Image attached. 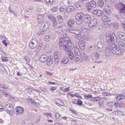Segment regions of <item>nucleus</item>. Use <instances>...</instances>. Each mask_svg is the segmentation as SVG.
I'll list each match as a JSON object with an SVG mask.
<instances>
[{"label":"nucleus","mask_w":125,"mask_h":125,"mask_svg":"<svg viewBox=\"0 0 125 125\" xmlns=\"http://www.w3.org/2000/svg\"><path fill=\"white\" fill-rule=\"evenodd\" d=\"M115 6L117 9H119V12L120 13L122 17L125 16V4L119 2L116 4Z\"/></svg>","instance_id":"1"},{"label":"nucleus","mask_w":125,"mask_h":125,"mask_svg":"<svg viewBox=\"0 0 125 125\" xmlns=\"http://www.w3.org/2000/svg\"><path fill=\"white\" fill-rule=\"evenodd\" d=\"M106 38L107 42L108 44H115L114 43L117 41L116 37L114 33H113L111 36L106 37Z\"/></svg>","instance_id":"2"},{"label":"nucleus","mask_w":125,"mask_h":125,"mask_svg":"<svg viewBox=\"0 0 125 125\" xmlns=\"http://www.w3.org/2000/svg\"><path fill=\"white\" fill-rule=\"evenodd\" d=\"M63 47L64 50H65L69 58L71 60L73 59L74 58V54L71 50L68 47L67 48L66 46H64Z\"/></svg>","instance_id":"3"},{"label":"nucleus","mask_w":125,"mask_h":125,"mask_svg":"<svg viewBox=\"0 0 125 125\" xmlns=\"http://www.w3.org/2000/svg\"><path fill=\"white\" fill-rule=\"evenodd\" d=\"M112 47L113 48L112 50V52L113 53L117 55H121L122 53L121 50L117 48L115 44V45H113Z\"/></svg>","instance_id":"4"},{"label":"nucleus","mask_w":125,"mask_h":125,"mask_svg":"<svg viewBox=\"0 0 125 125\" xmlns=\"http://www.w3.org/2000/svg\"><path fill=\"white\" fill-rule=\"evenodd\" d=\"M38 44L37 40L35 39H32L29 44V46L31 49H34L37 46Z\"/></svg>","instance_id":"5"},{"label":"nucleus","mask_w":125,"mask_h":125,"mask_svg":"<svg viewBox=\"0 0 125 125\" xmlns=\"http://www.w3.org/2000/svg\"><path fill=\"white\" fill-rule=\"evenodd\" d=\"M41 24L40 27L41 28H42L45 30L48 29L50 26V23L49 22L43 21Z\"/></svg>","instance_id":"6"},{"label":"nucleus","mask_w":125,"mask_h":125,"mask_svg":"<svg viewBox=\"0 0 125 125\" xmlns=\"http://www.w3.org/2000/svg\"><path fill=\"white\" fill-rule=\"evenodd\" d=\"M49 18L53 22V27H56L57 25V23L56 19L52 14H50L48 16Z\"/></svg>","instance_id":"7"},{"label":"nucleus","mask_w":125,"mask_h":125,"mask_svg":"<svg viewBox=\"0 0 125 125\" xmlns=\"http://www.w3.org/2000/svg\"><path fill=\"white\" fill-rule=\"evenodd\" d=\"M65 42V39L62 38H61L59 40V46L60 50H64L63 47L64 46H66L67 48L68 47L66 45H64L62 47V45Z\"/></svg>","instance_id":"8"},{"label":"nucleus","mask_w":125,"mask_h":125,"mask_svg":"<svg viewBox=\"0 0 125 125\" xmlns=\"http://www.w3.org/2000/svg\"><path fill=\"white\" fill-rule=\"evenodd\" d=\"M102 10L103 13H104V14L107 15L109 14L110 13V8L108 6H105L103 8Z\"/></svg>","instance_id":"9"},{"label":"nucleus","mask_w":125,"mask_h":125,"mask_svg":"<svg viewBox=\"0 0 125 125\" xmlns=\"http://www.w3.org/2000/svg\"><path fill=\"white\" fill-rule=\"evenodd\" d=\"M85 44V43L83 41L81 40H79L78 42V45L82 50L83 51L84 50Z\"/></svg>","instance_id":"10"},{"label":"nucleus","mask_w":125,"mask_h":125,"mask_svg":"<svg viewBox=\"0 0 125 125\" xmlns=\"http://www.w3.org/2000/svg\"><path fill=\"white\" fill-rule=\"evenodd\" d=\"M97 23V21L96 19H93L90 21L89 24V26L92 28L96 26Z\"/></svg>","instance_id":"11"},{"label":"nucleus","mask_w":125,"mask_h":125,"mask_svg":"<svg viewBox=\"0 0 125 125\" xmlns=\"http://www.w3.org/2000/svg\"><path fill=\"white\" fill-rule=\"evenodd\" d=\"M16 110V114L17 115H19L20 114H21L24 111L23 108L21 107H17L15 109Z\"/></svg>","instance_id":"12"},{"label":"nucleus","mask_w":125,"mask_h":125,"mask_svg":"<svg viewBox=\"0 0 125 125\" xmlns=\"http://www.w3.org/2000/svg\"><path fill=\"white\" fill-rule=\"evenodd\" d=\"M65 41L67 43L68 45L71 48H73V44L71 41L70 39L68 37H66L65 39Z\"/></svg>","instance_id":"13"},{"label":"nucleus","mask_w":125,"mask_h":125,"mask_svg":"<svg viewBox=\"0 0 125 125\" xmlns=\"http://www.w3.org/2000/svg\"><path fill=\"white\" fill-rule=\"evenodd\" d=\"M84 21L86 23H88L90 22L91 20L90 16L89 15H86L84 17Z\"/></svg>","instance_id":"14"},{"label":"nucleus","mask_w":125,"mask_h":125,"mask_svg":"<svg viewBox=\"0 0 125 125\" xmlns=\"http://www.w3.org/2000/svg\"><path fill=\"white\" fill-rule=\"evenodd\" d=\"M8 88V86H6L4 84L1 83L0 84V90L1 92L5 91Z\"/></svg>","instance_id":"15"},{"label":"nucleus","mask_w":125,"mask_h":125,"mask_svg":"<svg viewBox=\"0 0 125 125\" xmlns=\"http://www.w3.org/2000/svg\"><path fill=\"white\" fill-rule=\"evenodd\" d=\"M5 109L7 111H10L13 110V108L12 105L10 104H6L5 106Z\"/></svg>","instance_id":"16"},{"label":"nucleus","mask_w":125,"mask_h":125,"mask_svg":"<svg viewBox=\"0 0 125 125\" xmlns=\"http://www.w3.org/2000/svg\"><path fill=\"white\" fill-rule=\"evenodd\" d=\"M47 60L46 63L48 65H51L53 63V61L52 57L49 56Z\"/></svg>","instance_id":"17"},{"label":"nucleus","mask_w":125,"mask_h":125,"mask_svg":"<svg viewBox=\"0 0 125 125\" xmlns=\"http://www.w3.org/2000/svg\"><path fill=\"white\" fill-rule=\"evenodd\" d=\"M44 18V15L43 14L39 15L37 17L38 22L39 24L43 22V20Z\"/></svg>","instance_id":"18"},{"label":"nucleus","mask_w":125,"mask_h":125,"mask_svg":"<svg viewBox=\"0 0 125 125\" xmlns=\"http://www.w3.org/2000/svg\"><path fill=\"white\" fill-rule=\"evenodd\" d=\"M83 12H81L80 13H78L76 15L75 18L77 20L78 19H83Z\"/></svg>","instance_id":"19"},{"label":"nucleus","mask_w":125,"mask_h":125,"mask_svg":"<svg viewBox=\"0 0 125 125\" xmlns=\"http://www.w3.org/2000/svg\"><path fill=\"white\" fill-rule=\"evenodd\" d=\"M103 21L107 24L110 22V20L109 18L106 16H103L102 18Z\"/></svg>","instance_id":"20"},{"label":"nucleus","mask_w":125,"mask_h":125,"mask_svg":"<svg viewBox=\"0 0 125 125\" xmlns=\"http://www.w3.org/2000/svg\"><path fill=\"white\" fill-rule=\"evenodd\" d=\"M118 36L121 39L125 41V34L119 31L117 33Z\"/></svg>","instance_id":"21"},{"label":"nucleus","mask_w":125,"mask_h":125,"mask_svg":"<svg viewBox=\"0 0 125 125\" xmlns=\"http://www.w3.org/2000/svg\"><path fill=\"white\" fill-rule=\"evenodd\" d=\"M47 59V57L46 55H43L41 56L40 60L42 62H44L46 61Z\"/></svg>","instance_id":"22"},{"label":"nucleus","mask_w":125,"mask_h":125,"mask_svg":"<svg viewBox=\"0 0 125 125\" xmlns=\"http://www.w3.org/2000/svg\"><path fill=\"white\" fill-rule=\"evenodd\" d=\"M74 20L73 19H71L68 21L67 25L69 27L72 28V26L74 25Z\"/></svg>","instance_id":"23"},{"label":"nucleus","mask_w":125,"mask_h":125,"mask_svg":"<svg viewBox=\"0 0 125 125\" xmlns=\"http://www.w3.org/2000/svg\"><path fill=\"white\" fill-rule=\"evenodd\" d=\"M125 93L123 94H120L119 95L117 96L116 97V99L118 101L122 100L125 99Z\"/></svg>","instance_id":"24"},{"label":"nucleus","mask_w":125,"mask_h":125,"mask_svg":"<svg viewBox=\"0 0 125 125\" xmlns=\"http://www.w3.org/2000/svg\"><path fill=\"white\" fill-rule=\"evenodd\" d=\"M80 31L79 30H78V31L75 34H76L75 36V38L81 40V38H82L81 35L80 34Z\"/></svg>","instance_id":"25"},{"label":"nucleus","mask_w":125,"mask_h":125,"mask_svg":"<svg viewBox=\"0 0 125 125\" xmlns=\"http://www.w3.org/2000/svg\"><path fill=\"white\" fill-rule=\"evenodd\" d=\"M75 59L76 61H79L81 59V56L80 52L75 54Z\"/></svg>","instance_id":"26"},{"label":"nucleus","mask_w":125,"mask_h":125,"mask_svg":"<svg viewBox=\"0 0 125 125\" xmlns=\"http://www.w3.org/2000/svg\"><path fill=\"white\" fill-rule=\"evenodd\" d=\"M88 3L92 5L93 8H95L96 6V4L95 2L93 0H88Z\"/></svg>","instance_id":"27"},{"label":"nucleus","mask_w":125,"mask_h":125,"mask_svg":"<svg viewBox=\"0 0 125 125\" xmlns=\"http://www.w3.org/2000/svg\"><path fill=\"white\" fill-rule=\"evenodd\" d=\"M118 45L119 47L123 50L125 49V47L124 43L122 41H120L118 42Z\"/></svg>","instance_id":"28"},{"label":"nucleus","mask_w":125,"mask_h":125,"mask_svg":"<svg viewBox=\"0 0 125 125\" xmlns=\"http://www.w3.org/2000/svg\"><path fill=\"white\" fill-rule=\"evenodd\" d=\"M44 30L43 29L41 28L40 27V28L37 33V35H41L44 34Z\"/></svg>","instance_id":"29"},{"label":"nucleus","mask_w":125,"mask_h":125,"mask_svg":"<svg viewBox=\"0 0 125 125\" xmlns=\"http://www.w3.org/2000/svg\"><path fill=\"white\" fill-rule=\"evenodd\" d=\"M98 5L100 7L102 8L104 5V2L102 0H99L97 3Z\"/></svg>","instance_id":"30"},{"label":"nucleus","mask_w":125,"mask_h":125,"mask_svg":"<svg viewBox=\"0 0 125 125\" xmlns=\"http://www.w3.org/2000/svg\"><path fill=\"white\" fill-rule=\"evenodd\" d=\"M68 61V58L67 57H64L63 58L61 62L63 64H66Z\"/></svg>","instance_id":"31"},{"label":"nucleus","mask_w":125,"mask_h":125,"mask_svg":"<svg viewBox=\"0 0 125 125\" xmlns=\"http://www.w3.org/2000/svg\"><path fill=\"white\" fill-rule=\"evenodd\" d=\"M86 7L88 10L89 11H90L92 9V5L90 3H88L86 4Z\"/></svg>","instance_id":"32"},{"label":"nucleus","mask_w":125,"mask_h":125,"mask_svg":"<svg viewBox=\"0 0 125 125\" xmlns=\"http://www.w3.org/2000/svg\"><path fill=\"white\" fill-rule=\"evenodd\" d=\"M83 58L84 60H86L87 61L91 62V61L90 60V57H88V56L86 54H84L83 56Z\"/></svg>","instance_id":"33"},{"label":"nucleus","mask_w":125,"mask_h":125,"mask_svg":"<svg viewBox=\"0 0 125 125\" xmlns=\"http://www.w3.org/2000/svg\"><path fill=\"white\" fill-rule=\"evenodd\" d=\"M100 99L101 98L100 97H97L92 98L91 99L92 101L94 102L98 101H99Z\"/></svg>","instance_id":"34"},{"label":"nucleus","mask_w":125,"mask_h":125,"mask_svg":"<svg viewBox=\"0 0 125 125\" xmlns=\"http://www.w3.org/2000/svg\"><path fill=\"white\" fill-rule=\"evenodd\" d=\"M74 10V8L73 6H69L67 8L66 11L68 13H70L71 11H73Z\"/></svg>","instance_id":"35"},{"label":"nucleus","mask_w":125,"mask_h":125,"mask_svg":"<svg viewBox=\"0 0 125 125\" xmlns=\"http://www.w3.org/2000/svg\"><path fill=\"white\" fill-rule=\"evenodd\" d=\"M104 44L101 42H98L97 43V48H104Z\"/></svg>","instance_id":"36"},{"label":"nucleus","mask_w":125,"mask_h":125,"mask_svg":"<svg viewBox=\"0 0 125 125\" xmlns=\"http://www.w3.org/2000/svg\"><path fill=\"white\" fill-rule=\"evenodd\" d=\"M83 4V3H81L79 1L78 2H77L75 3V6L76 7L79 8L81 7Z\"/></svg>","instance_id":"37"},{"label":"nucleus","mask_w":125,"mask_h":125,"mask_svg":"<svg viewBox=\"0 0 125 125\" xmlns=\"http://www.w3.org/2000/svg\"><path fill=\"white\" fill-rule=\"evenodd\" d=\"M79 30L78 29L75 30L74 29H72L71 28L69 29H68L69 31L70 32L74 33V34H75L78 31V30Z\"/></svg>","instance_id":"38"},{"label":"nucleus","mask_w":125,"mask_h":125,"mask_svg":"<svg viewBox=\"0 0 125 125\" xmlns=\"http://www.w3.org/2000/svg\"><path fill=\"white\" fill-rule=\"evenodd\" d=\"M58 21L60 23H61L63 21L62 17L59 15L57 17Z\"/></svg>","instance_id":"39"},{"label":"nucleus","mask_w":125,"mask_h":125,"mask_svg":"<svg viewBox=\"0 0 125 125\" xmlns=\"http://www.w3.org/2000/svg\"><path fill=\"white\" fill-rule=\"evenodd\" d=\"M115 44H109L107 46L106 48V49L107 50H111L112 51V50L113 48L112 46L113 45H115Z\"/></svg>","instance_id":"40"},{"label":"nucleus","mask_w":125,"mask_h":125,"mask_svg":"<svg viewBox=\"0 0 125 125\" xmlns=\"http://www.w3.org/2000/svg\"><path fill=\"white\" fill-rule=\"evenodd\" d=\"M30 100H31V103L32 104H33L37 107H38L40 105L39 104L36 103L32 99H30Z\"/></svg>","instance_id":"41"},{"label":"nucleus","mask_w":125,"mask_h":125,"mask_svg":"<svg viewBox=\"0 0 125 125\" xmlns=\"http://www.w3.org/2000/svg\"><path fill=\"white\" fill-rule=\"evenodd\" d=\"M83 19H76V22L77 25H81L82 24L83 22Z\"/></svg>","instance_id":"42"},{"label":"nucleus","mask_w":125,"mask_h":125,"mask_svg":"<svg viewBox=\"0 0 125 125\" xmlns=\"http://www.w3.org/2000/svg\"><path fill=\"white\" fill-rule=\"evenodd\" d=\"M114 104V102H111L108 103L107 104V105L108 106L110 107H113Z\"/></svg>","instance_id":"43"},{"label":"nucleus","mask_w":125,"mask_h":125,"mask_svg":"<svg viewBox=\"0 0 125 125\" xmlns=\"http://www.w3.org/2000/svg\"><path fill=\"white\" fill-rule=\"evenodd\" d=\"M58 8L57 7H53L52 8L51 10L52 12H55L58 11Z\"/></svg>","instance_id":"44"},{"label":"nucleus","mask_w":125,"mask_h":125,"mask_svg":"<svg viewBox=\"0 0 125 125\" xmlns=\"http://www.w3.org/2000/svg\"><path fill=\"white\" fill-rule=\"evenodd\" d=\"M82 37L84 40L86 41H88L89 39V37L87 35H84Z\"/></svg>","instance_id":"45"},{"label":"nucleus","mask_w":125,"mask_h":125,"mask_svg":"<svg viewBox=\"0 0 125 125\" xmlns=\"http://www.w3.org/2000/svg\"><path fill=\"white\" fill-rule=\"evenodd\" d=\"M59 52L58 51L55 52L54 53V58H58L59 56Z\"/></svg>","instance_id":"46"},{"label":"nucleus","mask_w":125,"mask_h":125,"mask_svg":"<svg viewBox=\"0 0 125 125\" xmlns=\"http://www.w3.org/2000/svg\"><path fill=\"white\" fill-rule=\"evenodd\" d=\"M97 50L100 53H102L104 51V48H97Z\"/></svg>","instance_id":"47"},{"label":"nucleus","mask_w":125,"mask_h":125,"mask_svg":"<svg viewBox=\"0 0 125 125\" xmlns=\"http://www.w3.org/2000/svg\"><path fill=\"white\" fill-rule=\"evenodd\" d=\"M41 48L42 47H41L40 46H38V47L37 49L35 51V52L36 53H38V52L41 50Z\"/></svg>","instance_id":"48"},{"label":"nucleus","mask_w":125,"mask_h":125,"mask_svg":"<svg viewBox=\"0 0 125 125\" xmlns=\"http://www.w3.org/2000/svg\"><path fill=\"white\" fill-rule=\"evenodd\" d=\"M94 54L95 57L98 58H99L100 57V54L97 52H94Z\"/></svg>","instance_id":"49"},{"label":"nucleus","mask_w":125,"mask_h":125,"mask_svg":"<svg viewBox=\"0 0 125 125\" xmlns=\"http://www.w3.org/2000/svg\"><path fill=\"white\" fill-rule=\"evenodd\" d=\"M9 11L10 12L13 13L14 15H15L16 16H17V14L15 12V11H14L11 10V9L10 7L9 8Z\"/></svg>","instance_id":"50"},{"label":"nucleus","mask_w":125,"mask_h":125,"mask_svg":"<svg viewBox=\"0 0 125 125\" xmlns=\"http://www.w3.org/2000/svg\"><path fill=\"white\" fill-rule=\"evenodd\" d=\"M2 62H6L8 61V58L6 57H2Z\"/></svg>","instance_id":"51"},{"label":"nucleus","mask_w":125,"mask_h":125,"mask_svg":"<svg viewBox=\"0 0 125 125\" xmlns=\"http://www.w3.org/2000/svg\"><path fill=\"white\" fill-rule=\"evenodd\" d=\"M44 40L46 41H49L50 40V37L48 35L45 36L44 38Z\"/></svg>","instance_id":"52"},{"label":"nucleus","mask_w":125,"mask_h":125,"mask_svg":"<svg viewBox=\"0 0 125 125\" xmlns=\"http://www.w3.org/2000/svg\"><path fill=\"white\" fill-rule=\"evenodd\" d=\"M74 49L75 54L76 53H78V52H80L79 51L78 49L75 46L74 47Z\"/></svg>","instance_id":"53"},{"label":"nucleus","mask_w":125,"mask_h":125,"mask_svg":"<svg viewBox=\"0 0 125 125\" xmlns=\"http://www.w3.org/2000/svg\"><path fill=\"white\" fill-rule=\"evenodd\" d=\"M45 1L48 4H52L53 1V0H45Z\"/></svg>","instance_id":"54"},{"label":"nucleus","mask_w":125,"mask_h":125,"mask_svg":"<svg viewBox=\"0 0 125 125\" xmlns=\"http://www.w3.org/2000/svg\"><path fill=\"white\" fill-rule=\"evenodd\" d=\"M81 31L83 33H85L87 31V29L86 28H82L81 29Z\"/></svg>","instance_id":"55"},{"label":"nucleus","mask_w":125,"mask_h":125,"mask_svg":"<svg viewBox=\"0 0 125 125\" xmlns=\"http://www.w3.org/2000/svg\"><path fill=\"white\" fill-rule=\"evenodd\" d=\"M55 116L56 119H59L60 115L59 113H56L55 114Z\"/></svg>","instance_id":"56"},{"label":"nucleus","mask_w":125,"mask_h":125,"mask_svg":"<svg viewBox=\"0 0 125 125\" xmlns=\"http://www.w3.org/2000/svg\"><path fill=\"white\" fill-rule=\"evenodd\" d=\"M97 11V13L96 14L98 16L101 15L102 14V12L101 11L98 10Z\"/></svg>","instance_id":"57"},{"label":"nucleus","mask_w":125,"mask_h":125,"mask_svg":"<svg viewBox=\"0 0 125 125\" xmlns=\"http://www.w3.org/2000/svg\"><path fill=\"white\" fill-rule=\"evenodd\" d=\"M3 69H5L3 65L0 63V71H2Z\"/></svg>","instance_id":"58"},{"label":"nucleus","mask_w":125,"mask_h":125,"mask_svg":"<svg viewBox=\"0 0 125 125\" xmlns=\"http://www.w3.org/2000/svg\"><path fill=\"white\" fill-rule=\"evenodd\" d=\"M33 8L32 7H30L28 9V10L26 9L25 10L27 12H30V11L29 10H33Z\"/></svg>","instance_id":"59"},{"label":"nucleus","mask_w":125,"mask_h":125,"mask_svg":"<svg viewBox=\"0 0 125 125\" xmlns=\"http://www.w3.org/2000/svg\"><path fill=\"white\" fill-rule=\"evenodd\" d=\"M54 63L55 64H57L59 62V60L58 58H55Z\"/></svg>","instance_id":"60"},{"label":"nucleus","mask_w":125,"mask_h":125,"mask_svg":"<svg viewBox=\"0 0 125 125\" xmlns=\"http://www.w3.org/2000/svg\"><path fill=\"white\" fill-rule=\"evenodd\" d=\"M83 102L81 100H78L77 101V103L78 105H81L82 104Z\"/></svg>","instance_id":"61"},{"label":"nucleus","mask_w":125,"mask_h":125,"mask_svg":"<svg viewBox=\"0 0 125 125\" xmlns=\"http://www.w3.org/2000/svg\"><path fill=\"white\" fill-rule=\"evenodd\" d=\"M45 115L47 116V117L49 116L51 117L52 116V114L51 113H46Z\"/></svg>","instance_id":"62"},{"label":"nucleus","mask_w":125,"mask_h":125,"mask_svg":"<svg viewBox=\"0 0 125 125\" xmlns=\"http://www.w3.org/2000/svg\"><path fill=\"white\" fill-rule=\"evenodd\" d=\"M97 9L94 10L92 12V13L94 14H96L97 13Z\"/></svg>","instance_id":"63"},{"label":"nucleus","mask_w":125,"mask_h":125,"mask_svg":"<svg viewBox=\"0 0 125 125\" xmlns=\"http://www.w3.org/2000/svg\"><path fill=\"white\" fill-rule=\"evenodd\" d=\"M110 32H107L106 34V37H109L112 36V35L109 34Z\"/></svg>","instance_id":"64"}]
</instances>
